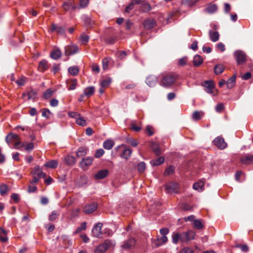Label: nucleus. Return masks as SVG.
Listing matches in <instances>:
<instances>
[{
	"label": "nucleus",
	"mask_w": 253,
	"mask_h": 253,
	"mask_svg": "<svg viewBox=\"0 0 253 253\" xmlns=\"http://www.w3.org/2000/svg\"><path fill=\"white\" fill-rule=\"evenodd\" d=\"M102 227V223L99 222L95 224L92 229V233L93 235L97 238L100 237L102 233L101 232V228Z\"/></svg>",
	"instance_id": "obj_6"
},
{
	"label": "nucleus",
	"mask_w": 253,
	"mask_h": 253,
	"mask_svg": "<svg viewBox=\"0 0 253 253\" xmlns=\"http://www.w3.org/2000/svg\"><path fill=\"white\" fill-rule=\"evenodd\" d=\"M121 147H123L124 149L123 153L121 155V157L126 159H128L131 154V150L127 148L124 145H122Z\"/></svg>",
	"instance_id": "obj_19"
},
{
	"label": "nucleus",
	"mask_w": 253,
	"mask_h": 253,
	"mask_svg": "<svg viewBox=\"0 0 253 253\" xmlns=\"http://www.w3.org/2000/svg\"><path fill=\"white\" fill-rule=\"evenodd\" d=\"M152 149L156 155H159L161 153V150L158 145L156 143H153L152 145Z\"/></svg>",
	"instance_id": "obj_50"
},
{
	"label": "nucleus",
	"mask_w": 253,
	"mask_h": 253,
	"mask_svg": "<svg viewBox=\"0 0 253 253\" xmlns=\"http://www.w3.org/2000/svg\"><path fill=\"white\" fill-rule=\"evenodd\" d=\"M87 149L84 147H80L77 152V156L79 158L85 156L87 153Z\"/></svg>",
	"instance_id": "obj_35"
},
{
	"label": "nucleus",
	"mask_w": 253,
	"mask_h": 253,
	"mask_svg": "<svg viewBox=\"0 0 253 253\" xmlns=\"http://www.w3.org/2000/svg\"><path fill=\"white\" fill-rule=\"evenodd\" d=\"M114 145V142L111 140H107L103 143V147L105 149L110 150Z\"/></svg>",
	"instance_id": "obj_38"
},
{
	"label": "nucleus",
	"mask_w": 253,
	"mask_h": 253,
	"mask_svg": "<svg viewBox=\"0 0 253 253\" xmlns=\"http://www.w3.org/2000/svg\"><path fill=\"white\" fill-rule=\"evenodd\" d=\"M65 161L66 163L68 165H74L76 163V159L75 158L72 156H67L65 158Z\"/></svg>",
	"instance_id": "obj_33"
},
{
	"label": "nucleus",
	"mask_w": 253,
	"mask_h": 253,
	"mask_svg": "<svg viewBox=\"0 0 253 253\" xmlns=\"http://www.w3.org/2000/svg\"><path fill=\"white\" fill-rule=\"evenodd\" d=\"M187 62V58L186 57H182L178 60V64L180 66H184Z\"/></svg>",
	"instance_id": "obj_58"
},
{
	"label": "nucleus",
	"mask_w": 253,
	"mask_h": 253,
	"mask_svg": "<svg viewBox=\"0 0 253 253\" xmlns=\"http://www.w3.org/2000/svg\"><path fill=\"white\" fill-rule=\"evenodd\" d=\"M142 1L143 0H132L129 5L126 7L125 11L127 13L129 12L133 8L135 4H140Z\"/></svg>",
	"instance_id": "obj_18"
},
{
	"label": "nucleus",
	"mask_w": 253,
	"mask_h": 253,
	"mask_svg": "<svg viewBox=\"0 0 253 253\" xmlns=\"http://www.w3.org/2000/svg\"><path fill=\"white\" fill-rule=\"evenodd\" d=\"M19 140V136L12 133L8 134L6 138L5 141L8 144H10L12 141Z\"/></svg>",
	"instance_id": "obj_22"
},
{
	"label": "nucleus",
	"mask_w": 253,
	"mask_h": 253,
	"mask_svg": "<svg viewBox=\"0 0 253 253\" xmlns=\"http://www.w3.org/2000/svg\"><path fill=\"white\" fill-rule=\"evenodd\" d=\"M195 236V232L192 230L183 232L181 234L180 242L188 243L189 241L194 240Z\"/></svg>",
	"instance_id": "obj_2"
},
{
	"label": "nucleus",
	"mask_w": 253,
	"mask_h": 253,
	"mask_svg": "<svg viewBox=\"0 0 253 253\" xmlns=\"http://www.w3.org/2000/svg\"><path fill=\"white\" fill-rule=\"evenodd\" d=\"M55 90L51 89V88L47 89L44 93H43V97L45 99L49 98L53 94Z\"/></svg>",
	"instance_id": "obj_48"
},
{
	"label": "nucleus",
	"mask_w": 253,
	"mask_h": 253,
	"mask_svg": "<svg viewBox=\"0 0 253 253\" xmlns=\"http://www.w3.org/2000/svg\"><path fill=\"white\" fill-rule=\"evenodd\" d=\"M164 162V158L163 157H159V158L153 160L151 161V164L153 166H158Z\"/></svg>",
	"instance_id": "obj_45"
},
{
	"label": "nucleus",
	"mask_w": 253,
	"mask_h": 253,
	"mask_svg": "<svg viewBox=\"0 0 253 253\" xmlns=\"http://www.w3.org/2000/svg\"><path fill=\"white\" fill-rule=\"evenodd\" d=\"M111 82V80L110 79L104 80L101 82V86L102 87H106L110 84Z\"/></svg>",
	"instance_id": "obj_52"
},
{
	"label": "nucleus",
	"mask_w": 253,
	"mask_h": 253,
	"mask_svg": "<svg viewBox=\"0 0 253 253\" xmlns=\"http://www.w3.org/2000/svg\"><path fill=\"white\" fill-rule=\"evenodd\" d=\"M240 161L244 165H250L253 163V156L245 155L241 157Z\"/></svg>",
	"instance_id": "obj_14"
},
{
	"label": "nucleus",
	"mask_w": 253,
	"mask_h": 253,
	"mask_svg": "<svg viewBox=\"0 0 253 253\" xmlns=\"http://www.w3.org/2000/svg\"><path fill=\"white\" fill-rule=\"evenodd\" d=\"M176 80V76L172 73L167 74L163 76L160 85L165 87H169L172 85Z\"/></svg>",
	"instance_id": "obj_1"
},
{
	"label": "nucleus",
	"mask_w": 253,
	"mask_h": 253,
	"mask_svg": "<svg viewBox=\"0 0 253 253\" xmlns=\"http://www.w3.org/2000/svg\"><path fill=\"white\" fill-rule=\"evenodd\" d=\"M61 56V52L58 48H55L50 53L51 57L53 59H57Z\"/></svg>",
	"instance_id": "obj_23"
},
{
	"label": "nucleus",
	"mask_w": 253,
	"mask_h": 253,
	"mask_svg": "<svg viewBox=\"0 0 253 253\" xmlns=\"http://www.w3.org/2000/svg\"><path fill=\"white\" fill-rule=\"evenodd\" d=\"M32 175L33 176H36L40 178L42 177H45L46 176L45 173L42 171L40 167L38 166L35 167L34 169L32 172Z\"/></svg>",
	"instance_id": "obj_13"
},
{
	"label": "nucleus",
	"mask_w": 253,
	"mask_h": 253,
	"mask_svg": "<svg viewBox=\"0 0 253 253\" xmlns=\"http://www.w3.org/2000/svg\"><path fill=\"white\" fill-rule=\"evenodd\" d=\"M95 91V88L93 86H89L86 87L84 91V93L81 95V97L84 96L90 97L93 94Z\"/></svg>",
	"instance_id": "obj_16"
},
{
	"label": "nucleus",
	"mask_w": 253,
	"mask_h": 253,
	"mask_svg": "<svg viewBox=\"0 0 253 253\" xmlns=\"http://www.w3.org/2000/svg\"><path fill=\"white\" fill-rule=\"evenodd\" d=\"M225 69V68L223 65L218 64L215 66L214 68V72L215 74L219 75L222 73Z\"/></svg>",
	"instance_id": "obj_36"
},
{
	"label": "nucleus",
	"mask_w": 253,
	"mask_h": 253,
	"mask_svg": "<svg viewBox=\"0 0 253 253\" xmlns=\"http://www.w3.org/2000/svg\"><path fill=\"white\" fill-rule=\"evenodd\" d=\"M234 55L238 64H242L246 61L247 55L242 50H238L235 51Z\"/></svg>",
	"instance_id": "obj_3"
},
{
	"label": "nucleus",
	"mask_w": 253,
	"mask_h": 253,
	"mask_svg": "<svg viewBox=\"0 0 253 253\" xmlns=\"http://www.w3.org/2000/svg\"><path fill=\"white\" fill-rule=\"evenodd\" d=\"M204 186V183L202 181H200L198 182L195 183L193 184V187L195 190L202 191Z\"/></svg>",
	"instance_id": "obj_37"
},
{
	"label": "nucleus",
	"mask_w": 253,
	"mask_h": 253,
	"mask_svg": "<svg viewBox=\"0 0 253 253\" xmlns=\"http://www.w3.org/2000/svg\"><path fill=\"white\" fill-rule=\"evenodd\" d=\"M210 37L213 42H216L219 40V35L217 32H209Z\"/></svg>",
	"instance_id": "obj_29"
},
{
	"label": "nucleus",
	"mask_w": 253,
	"mask_h": 253,
	"mask_svg": "<svg viewBox=\"0 0 253 253\" xmlns=\"http://www.w3.org/2000/svg\"><path fill=\"white\" fill-rule=\"evenodd\" d=\"M93 160L92 157H86L83 159L80 163L81 167L84 169H87L88 167L91 165Z\"/></svg>",
	"instance_id": "obj_7"
},
{
	"label": "nucleus",
	"mask_w": 253,
	"mask_h": 253,
	"mask_svg": "<svg viewBox=\"0 0 253 253\" xmlns=\"http://www.w3.org/2000/svg\"><path fill=\"white\" fill-rule=\"evenodd\" d=\"M192 249L190 248H184L182 249L179 253H193Z\"/></svg>",
	"instance_id": "obj_64"
},
{
	"label": "nucleus",
	"mask_w": 253,
	"mask_h": 253,
	"mask_svg": "<svg viewBox=\"0 0 253 253\" xmlns=\"http://www.w3.org/2000/svg\"><path fill=\"white\" fill-rule=\"evenodd\" d=\"M51 32L56 31L57 33L62 34L64 32V29L62 27H58L55 24H53L51 27Z\"/></svg>",
	"instance_id": "obj_30"
},
{
	"label": "nucleus",
	"mask_w": 253,
	"mask_h": 253,
	"mask_svg": "<svg viewBox=\"0 0 253 253\" xmlns=\"http://www.w3.org/2000/svg\"><path fill=\"white\" fill-rule=\"evenodd\" d=\"M203 86L205 87V90L207 93H211L212 92L213 86L212 82L206 81L204 82Z\"/></svg>",
	"instance_id": "obj_21"
},
{
	"label": "nucleus",
	"mask_w": 253,
	"mask_h": 253,
	"mask_svg": "<svg viewBox=\"0 0 253 253\" xmlns=\"http://www.w3.org/2000/svg\"><path fill=\"white\" fill-rule=\"evenodd\" d=\"M224 109V107L222 103H218L215 108V111L218 113L222 112Z\"/></svg>",
	"instance_id": "obj_55"
},
{
	"label": "nucleus",
	"mask_w": 253,
	"mask_h": 253,
	"mask_svg": "<svg viewBox=\"0 0 253 253\" xmlns=\"http://www.w3.org/2000/svg\"><path fill=\"white\" fill-rule=\"evenodd\" d=\"M42 116L44 117L48 118L51 114L50 111L47 109H43L42 110Z\"/></svg>",
	"instance_id": "obj_53"
},
{
	"label": "nucleus",
	"mask_w": 253,
	"mask_h": 253,
	"mask_svg": "<svg viewBox=\"0 0 253 253\" xmlns=\"http://www.w3.org/2000/svg\"><path fill=\"white\" fill-rule=\"evenodd\" d=\"M68 71L71 75L75 76L78 74L79 69L77 66H72L69 68Z\"/></svg>",
	"instance_id": "obj_41"
},
{
	"label": "nucleus",
	"mask_w": 253,
	"mask_h": 253,
	"mask_svg": "<svg viewBox=\"0 0 253 253\" xmlns=\"http://www.w3.org/2000/svg\"><path fill=\"white\" fill-rule=\"evenodd\" d=\"M97 208L96 205L94 203L86 205L84 208V211L87 214L93 212Z\"/></svg>",
	"instance_id": "obj_17"
},
{
	"label": "nucleus",
	"mask_w": 253,
	"mask_h": 253,
	"mask_svg": "<svg viewBox=\"0 0 253 253\" xmlns=\"http://www.w3.org/2000/svg\"><path fill=\"white\" fill-rule=\"evenodd\" d=\"M104 154V151L102 149L97 150L95 154V157L97 158H100Z\"/></svg>",
	"instance_id": "obj_61"
},
{
	"label": "nucleus",
	"mask_w": 253,
	"mask_h": 253,
	"mask_svg": "<svg viewBox=\"0 0 253 253\" xmlns=\"http://www.w3.org/2000/svg\"><path fill=\"white\" fill-rule=\"evenodd\" d=\"M78 51L79 48L76 45H67L65 47V54L67 56L76 53Z\"/></svg>",
	"instance_id": "obj_8"
},
{
	"label": "nucleus",
	"mask_w": 253,
	"mask_h": 253,
	"mask_svg": "<svg viewBox=\"0 0 253 253\" xmlns=\"http://www.w3.org/2000/svg\"><path fill=\"white\" fill-rule=\"evenodd\" d=\"M140 4V10L142 12H148L151 9L150 5L147 2H145L144 0H143L142 2Z\"/></svg>",
	"instance_id": "obj_25"
},
{
	"label": "nucleus",
	"mask_w": 253,
	"mask_h": 253,
	"mask_svg": "<svg viewBox=\"0 0 253 253\" xmlns=\"http://www.w3.org/2000/svg\"><path fill=\"white\" fill-rule=\"evenodd\" d=\"M67 84H69V90H74L76 88L77 84V81L76 79L68 80Z\"/></svg>",
	"instance_id": "obj_39"
},
{
	"label": "nucleus",
	"mask_w": 253,
	"mask_h": 253,
	"mask_svg": "<svg viewBox=\"0 0 253 253\" xmlns=\"http://www.w3.org/2000/svg\"><path fill=\"white\" fill-rule=\"evenodd\" d=\"M181 208L183 210L190 211L193 209V207L187 203H184L182 204Z\"/></svg>",
	"instance_id": "obj_56"
},
{
	"label": "nucleus",
	"mask_w": 253,
	"mask_h": 253,
	"mask_svg": "<svg viewBox=\"0 0 253 253\" xmlns=\"http://www.w3.org/2000/svg\"><path fill=\"white\" fill-rule=\"evenodd\" d=\"M145 169V164L144 162L140 163L137 166V170L139 172H143Z\"/></svg>",
	"instance_id": "obj_51"
},
{
	"label": "nucleus",
	"mask_w": 253,
	"mask_h": 253,
	"mask_svg": "<svg viewBox=\"0 0 253 253\" xmlns=\"http://www.w3.org/2000/svg\"><path fill=\"white\" fill-rule=\"evenodd\" d=\"M236 247L240 248L243 252H247L248 251V247L246 245H238Z\"/></svg>",
	"instance_id": "obj_62"
},
{
	"label": "nucleus",
	"mask_w": 253,
	"mask_h": 253,
	"mask_svg": "<svg viewBox=\"0 0 253 253\" xmlns=\"http://www.w3.org/2000/svg\"><path fill=\"white\" fill-rule=\"evenodd\" d=\"M181 238V234H180L177 232H174L172 235V239L173 243L176 244L178 243V241H180Z\"/></svg>",
	"instance_id": "obj_40"
},
{
	"label": "nucleus",
	"mask_w": 253,
	"mask_h": 253,
	"mask_svg": "<svg viewBox=\"0 0 253 253\" xmlns=\"http://www.w3.org/2000/svg\"><path fill=\"white\" fill-rule=\"evenodd\" d=\"M179 185L176 182H171L166 185L165 188L167 193H177Z\"/></svg>",
	"instance_id": "obj_4"
},
{
	"label": "nucleus",
	"mask_w": 253,
	"mask_h": 253,
	"mask_svg": "<svg viewBox=\"0 0 253 253\" xmlns=\"http://www.w3.org/2000/svg\"><path fill=\"white\" fill-rule=\"evenodd\" d=\"M175 170V168L173 166H170L168 167L165 170L164 175L165 176H168L172 174Z\"/></svg>",
	"instance_id": "obj_44"
},
{
	"label": "nucleus",
	"mask_w": 253,
	"mask_h": 253,
	"mask_svg": "<svg viewBox=\"0 0 253 253\" xmlns=\"http://www.w3.org/2000/svg\"><path fill=\"white\" fill-rule=\"evenodd\" d=\"M111 245H112V243L110 241H106L104 244L99 245L96 248L94 251L95 253H104Z\"/></svg>",
	"instance_id": "obj_5"
},
{
	"label": "nucleus",
	"mask_w": 253,
	"mask_h": 253,
	"mask_svg": "<svg viewBox=\"0 0 253 253\" xmlns=\"http://www.w3.org/2000/svg\"><path fill=\"white\" fill-rule=\"evenodd\" d=\"M203 61V58L199 55H196L193 59V64L194 66H198L201 65Z\"/></svg>",
	"instance_id": "obj_34"
},
{
	"label": "nucleus",
	"mask_w": 253,
	"mask_h": 253,
	"mask_svg": "<svg viewBox=\"0 0 253 253\" xmlns=\"http://www.w3.org/2000/svg\"><path fill=\"white\" fill-rule=\"evenodd\" d=\"M203 115L204 114L202 112L195 111L192 114V119L195 121H198L201 119Z\"/></svg>",
	"instance_id": "obj_42"
},
{
	"label": "nucleus",
	"mask_w": 253,
	"mask_h": 253,
	"mask_svg": "<svg viewBox=\"0 0 253 253\" xmlns=\"http://www.w3.org/2000/svg\"><path fill=\"white\" fill-rule=\"evenodd\" d=\"M167 241L168 238L166 236H163L161 238H158L156 240L154 243L157 247H159L166 243Z\"/></svg>",
	"instance_id": "obj_24"
},
{
	"label": "nucleus",
	"mask_w": 253,
	"mask_h": 253,
	"mask_svg": "<svg viewBox=\"0 0 253 253\" xmlns=\"http://www.w3.org/2000/svg\"><path fill=\"white\" fill-rule=\"evenodd\" d=\"M108 174V171L107 169H102L98 171L94 175L95 179H101L106 177Z\"/></svg>",
	"instance_id": "obj_15"
},
{
	"label": "nucleus",
	"mask_w": 253,
	"mask_h": 253,
	"mask_svg": "<svg viewBox=\"0 0 253 253\" xmlns=\"http://www.w3.org/2000/svg\"><path fill=\"white\" fill-rule=\"evenodd\" d=\"M213 143L215 146L220 149H223L227 146V144L224 141V139L220 137L215 138L213 140Z\"/></svg>",
	"instance_id": "obj_9"
},
{
	"label": "nucleus",
	"mask_w": 253,
	"mask_h": 253,
	"mask_svg": "<svg viewBox=\"0 0 253 253\" xmlns=\"http://www.w3.org/2000/svg\"><path fill=\"white\" fill-rule=\"evenodd\" d=\"M46 168L54 169L58 166V162L56 160H51L47 162L44 165Z\"/></svg>",
	"instance_id": "obj_31"
},
{
	"label": "nucleus",
	"mask_w": 253,
	"mask_h": 253,
	"mask_svg": "<svg viewBox=\"0 0 253 253\" xmlns=\"http://www.w3.org/2000/svg\"><path fill=\"white\" fill-rule=\"evenodd\" d=\"M135 240L133 238H130L127 241H125L121 246V247L124 250H129L134 246Z\"/></svg>",
	"instance_id": "obj_10"
},
{
	"label": "nucleus",
	"mask_w": 253,
	"mask_h": 253,
	"mask_svg": "<svg viewBox=\"0 0 253 253\" xmlns=\"http://www.w3.org/2000/svg\"><path fill=\"white\" fill-rule=\"evenodd\" d=\"M89 40V37L86 35H82L81 36V42L83 44H86Z\"/></svg>",
	"instance_id": "obj_57"
},
{
	"label": "nucleus",
	"mask_w": 253,
	"mask_h": 253,
	"mask_svg": "<svg viewBox=\"0 0 253 253\" xmlns=\"http://www.w3.org/2000/svg\"><path fill=\"white\" fill-rule=\"evenodd\" d=\"M48 68L47 62L46 61L43 60L41 61L39 64L38 69L41 72H44Z\"/></svg>",
	"instance_id": "obj_27"
},
{
	"label": "nucleus",
	"mask_w": 253,
	"mask_h": 253,
	"mask_svg": "<svg viewBox=\"0 0 253 253\" xmlns=\"http://www.w3.org/2000/svg\"><path fill=\"white\" fill-rule=\"evenodd\" d=\"M143 25L144 29L150 30L153 28L156 25V22L153 19H147L144 21Z\"/></svg>",
	"instance_id": "obj_11"
},
{
	"label": "nucleus",
	"mask_w": 253,
	"mask_h": 253,
	"mask_svg": "<svg viewBox=\"0 0 253 253\" xmlns=\"http://www.w3.org/2000/svg\"><path fill=\"white\" fill-rule=\"evenodd\" d=\"M89 0H81L79 6V8L85 7L88 4Z\"/></svg>",
	"instance_id": "obj_54"
},
{
	"label": "nucleus",
	"mask_w": 253,
	"mask_h": 253,
	"mask_svg": "<svg viewBox=\"0 0 253 253\" xmlns=\"http://www.w3.org/2000/svg\"><path fill=\"white\" fill-rule=\"evenodd\" d=\"M111 60L110 57H106L102 60V67L104 70L107 69L109 67V64Z\"/></svg>",
	"instance_id": "obj_47"
},
{
	"label": "nucleus",
	"mask_w": 253,
	"mask_h": 253,
	"mask_svg": "<svg viewBox=\"0 0 253 253\" xmlns=\"http://www.w3.org/2000/svg\"><path fill=\"white\" fill-rule=\"evenodd\" d=\"M131 127L132 130L136 132H138L141 129V126H137L134 122L132 123Z\"/></svg>",
	"instance_id": "obj_60"
},
{
	"label": "nucleus",
	"mask_w": 253,
	"mask_h": 253,
	"mask_svg": "<svg viewBox=\"0 0 253 253\" xmlns=\"http://www.w3.org/2000/svg\"><path fill=\"white\" fill-rule=\"evenodd\" d=\"M146 83L150 87H153L157 84V79L154 76H149L146 78Z\"/></svg>",
	"instance_id": "obj_12"
},
{
	"label": "nucleus",
	"mask_w": 253,
	"mask_h": 253,
	"mask_svg": "<svg viewBox=\"0 0 253 253\" xmlns=\"http://www.w3.org/2000/svg\"><path fill=\"white\" fill-rule=\"evenodd\" d=\"M236 82V76H233L231 78H230L227 81L226 85L228 88H233Z\"/></svg>",
	"instance_id": "obj_26"
},
{
	"label": "nucleus",
	"mask_w": 253,
	"mask_h": 253,
	"mask_svg": "<svg viewBox=\"0 0 253 253\" xmlns=\"http://www.w3.org/2000/svg\"><path fill=\"white\" fill-rule=\"evenodd\" d=\"M217 8L218 7L216 4L210 3L207 5L205 10L207 13L211 14L216 12L217 10Z\"/></svg>",
	"instance_id": "obj_20"
},
{
	"label": "nucleus",
	"mask_w": 253,
	"mask_h": 253,
	"mask_svg": "<svg viewBox=\"0 0 253 253\" xmlns=\"http://www.w3.org/2000/svg\"><path fill=\"white\" fill-rule=\"evenodd\" d=\"M59 215V211H53L49 215L48 219L50 221H54L55 220Z\"/></svg>",
	"instance_id": "obj_46"
},
{
	"label": "nucleus",
	"mask_w": 253,
	"mask_h": 253,
	"mask_svg": "<svg viewBox=\"0 0 253 253\" xmlns=\"http://www.w3.org/2000/svg\"><path fill=\"white\" fill-rule=\"evenodd\" d=\"M76 122L78 125L82 126H85L86 125L85 120H84L80 115L77 118Z\"/></svg>",
	"instance_id": "obj_43"
},
{
	"label": "nucleus",
	"mask_w": 253,
	"mask_h": 253,
	"mask_svg": "<svg viewBox=\"0 0 253 253\" xmlns=\"http://www.w3.org/2000/svg\"><path fill=\"white\" fill-rule=\"evenodd\" d=\"M146 130L147 132L148 133V135L150 136L153 135V134L154 133V128L151 126H147L146 127Z\"/></svg>",
	"instance_id": "obj_59"
},
{
	"label": "nucleus",
	"mask_w": 253,
	"mask_h": 253,
	"mask_svg": "<svg viewBox=\"0 0 253 253\" xmlns=\"http://www.w3.org/2000/svg\"><path fill=\"white\" fill-rule=\"evenodd\" d=\"M193 224V227L196 229H201L203 227V224L200 219H194Z\"/></svg>",
	"instance_id": "obj_32"
},
{
	"label": "nucleus",
	"mask_w": 253,
	"mask_h": 253,
	"mask_svg": "<svg viewBox=\"0 0 253 253\" xmlns=\"http://www.w3.org/2000/svg\"><path fill=\"white\" fill-rule=\"evenodd\" d=\"M22 147L24 148V149L28 152H30L33 150L34 148V143L32 142L28 143V142H24L22 143Z\"/></svg>",
	"instance_id": "obj_28"
},
{
	"label": "nucleus",
	"mask_w": 253,
	"mask_h": 253,
	"mask_svg": "<svg viewBox=\"0 0 253 253\" xmlns=\"http://www.w3.org/2000/svg\"><path fill=\"white\" fill-rule=\"evenodd\" d=\"M8 191V188L6 185L2 184L0 185V193L2 196L6 194Z\"/></svg>",
	"instance_id": "obj_49"
},
{
	"label": "nucleus",
	"mask_w": 253,
	"mask_h": 253,
	"mask_svg": "<svg viewBox=\"0 0 253 253\" xmlns=\"http://www.w3.org/2000/svg\"><path fill=\"white\" fill-rule=\"evenodd\" d=\"M36 95V93L35 91L32 90L28 92L27 95L28 96V99L29 100L34 98Z\"/></svg>",
	"instance_id": "obj_63"
}]
</instances>
